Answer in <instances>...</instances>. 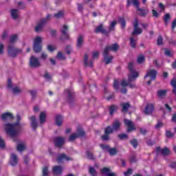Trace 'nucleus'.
Listing matches in <instances>:
<instances>
[{"instance_id":"obj_1","label":"nucleus","mask_w":176,"mask_h":176,"mask_svg":"<svg viewBox=\"0 0 176 176\" xmlns=\"http://www.w3.org/2000/svg\"><path fill=\"white\" fill-rule=\"evenodd\" d=\"M21 120V116L20 115H16V122L15 123H7L4 125V129L7 135L14 138V137H17L20 131V121Z\"/></svg>"},{"instance_id":"obj_20","label":"nucleus","mask_w":176,"mask_h":176,"mask_svg":"<svg viewBox=\"0 0 176 176\" xmlns=\"http://www.w3.org/2000/svg\"><path fill=\"white\" fill-rule=\"evenodd\" d=\"M45 24H46V19H41L35 27V32H39V31H42V29L43 28V25H45Z\"/></svg>"},{"instance_id":"obj_56","label":"nucleus","mask_w":176,"mask_h":176,"mask_svg":"<svg viewBox=\"0 0 176 176\" xmlns=\"http://www.w3.org/2000/svg\"><path fill=\"white\" fill-rule=\"evenodd\" d=\"M135 80H130V78H129V84L128 86L130 87V89H135V83H131V82H135Z\"/></svg>"},{"instance_id":"obj_54","label":"nucleus","mask_w":176,"mask_h":176,"mask_svg":"<svg viewBox=\"0 0 176 176\" xmlns=\"http://www.w3.org/2000/svg\"><path fill=\"white\" fill-rule=\"evenodd\" d=\"M12 92L14 94H19V93H21V89H20V88L18 87H15L12 88Z\"/></svg>"},{"instance_id":"obj_13","label":"nucleus","mask_w":176,"mask_h":176,"mask_svg":"<svg viewBox=\"0 0 176 176\" xmlns=\"http://www.w3.org/2000/svg\"><path fill=\"white\" fill-rule=\"evenodd\" d=\"M124 123L125 126L128 127L127 133H130L133 131V130H135V126L134 125L133 121L131 120L124 119Z\"/></svg>"},{"instance_id":"obj_8","label":"nucleus","mask_w":176,"mask_h":176,"mask_svg":"<svg viewBox=\"0 0 176 176\" xmlns=\"http://www.w3.org/2000/svg\"><path fill=\"white\" fill-rule=\"evenodd\" d=\"M139 21L138 19L135 18L133 23V32H132V35H140V34H142V29L138 28V24H139Z\"/></svg>"},{"instance_id":"obj_60","label":"nucleus","mask_w":176,"mask_h":176,"mask_svg":"<svg viewBox=\"0 0 176 176\" xmlns=\"http://www.w3.org/2000/svg\"><path fill=\"white\" fill-rule=\"evenodd\" d=\"M158 8H160L161 12H164L166 10V6L162 3H159Z\"/></svg>"},{"instance_id":"obj_34","label":"nucleus","mask_w":176,"mask_h":176,"mask_svg":"<svg viewBox=\"0 0 176 176\" xmlns=\"http://www.w3.org/2000/svg\"><path fill=\"white\" fill-rule=\"evenodd\" d=\"M89 173L91 176H98V173H97V170H96V168H94V167L89 166Z\"/></svg>"},{"instance_id":"obj_52","label":"nucleus","mask_w":176,"mask_h":176,"mask_svg":"<svg viewBox=\"0 0 176 176\" xmlns=\"http://www.w3.org/2000/svg\"><path fill=\"white\" fill-rule=\"evenodd\" d=\"M29 93L32 96V100H35L36 98V90H30Z\"/></svg>"},{"instance_id":"obj_53","label":"nucleus","mask_w":176,"mask_h":176,"mask_svg":"<svg viewBox=\"0 0 176 176\" xmlns=\"http://www.w3.org/2000/svg\"><path fill=\"white\" fill-rule=\"evenodd\" d=\"M130 163H137V157L135 155H131L129 157Z\"/></svg>"},{"instance_id":"obj_38","label":"nucleus","mask_w":176,"mask_h":176,"mask_svg":"<svg viewBox=\"0 0 176 176\" xmlns=\"http://www.w3.org/2000/svg\"><path fill=\"white\" fill-rule=\"evenodd\" d=\"M77 135L78 137H85V135L86 133L85 132V130L83 129L78 127L77 128Z\"/></svg>"},{"instance_id":"obj_41","label":"nucleus","mask_w":176,"mask_h":176,"mask_svg":"<svg viewBox=\"0 0 176 176\" xmlns=\"http://www.w3.org/2000/svg\"><path fill=\"white\" fill-rule=\"evenodd\" d=\"M130 144L135 149H136L137 146H138V140L136 138L132 139L130 140Z\"/></svg>"},{"instance_id":"obj_31","label":"nucleus","mask_w":176,"mask_h":176,"mask_svg":"<svg viewBox=\"0 0 176 176\" xmlns=\"http://www.w3.org/2000/svg\"><path fill=\"white\" fill-rule=\"evenodd\" d=\"M138 12H139V16H141V17H145L146 14H148V10H145V8H138Z\"/></svg>"},{"instance_id":"obj_55","label":"nucleus","mask_w":176,"mask_h":176,"mask_svg":"<svg viewBox=\"0 0 176 176\" xmlns=\"http://www.w3.org/2000/svg\"><path fill=\"white\" fill-rule=\"evenodd\" d=\"M121 85L122 86V87H126L127 86H129V76H128V81L126 80H122L121 81Z\"/></svg>"},{"instance_id":"obj_24","label":"nucleus","mask_w":176,"mask_h":176,"mask_svg":"<svg viewBox=\"0 0 176 176\" xmlns=\"http://www.w3.org/2000/svg\"><path fill=\"white\" fill-rule=\"evenodd\" d=\"M84 42H85V40L83 39V36L79 35L77 38V43H76L77 49H80Z\"/></svg>"},{"instance_id":"obj_12","label":"nucleus","mask_w":176,"mask_h":176,"mask_svg":"<svg viewBox=\"0 0 176 176\" xmlns=\"http://www.w3.org/2000/svg\"><path fill=\"white\" fill-rule=\"evenodd\" d=\"M153 111H155V105L152 103H148L146 104L143 112L144 115H152Z\"/></svg>"},{"instance_id":"obj_15","label":"nucleus","mask_w":176,"mask_h":176,"mask_svg":"<svg viewBox=\"0 0 176 176\" xmlns=\"http://www.w3.org/2000/svg\"><path fill=\"white\" fill-rule=\"evenodd\" d=\"M65 142V140L63 137H56L54 138V144L56 148H63Z\"/></svg>"},{"instance_id":"obj_2","label":"nucleus","mask_w":176,"mask_h":176,"mask_svg":"<svg viewBox=\"0 0 176 176\" xmlns=\"http://www.w3.org/2000/svg\"><path fill=\"white\" fill-rule=\"evenodd\" d=\"M120 121L119 120H116L112 124V127L111 126H107L104 129V134L101 136L102 141H109V135L113 134V131H118L120 129Z\"/></svg>"},{"instance_id":"obj_27","label":"nucleus","mask_w":176,"mask_h":176,"mask_svg":"<svg viewBox=\"0 0 176 176\" xmlns=\"http://www.w3.org/2000/svg\"><path fill=\"white\" fill-rule=\"evenodd\" d=\"M120 106L122 107V112H127L129 111V109L131 105H130V103L129 102H123L121 103Z\"/></svg>"},{"instance_id":"obj_29","label":"nucleus","mask_w":176,"mask_h":176,"mask_svg":"<svg viewBox=\"0 0 176 176\" xmlns=\"http://www.w3.org/2000/svg\"><path fill=\"white\" fill-rule=\"evenodd\" d=\"M118 109H119V107L118 106H116V104L111 105L109 108V115H111V116H112V115H113V113H115V112H116V111Z\"/></svg>"},{"instance_id":"obj_11","label":"nucleus","mask_w":176,"mask_h":176,"mask_svg":"<svg viewBox=\"0 0 176 176\" xmlns=\"http://www.w3.org/2000/svg\"><path fill=\"white\" fill-rule=\"evenodd\" d=\"M65 93L67 94V101L69 104H72L75 100V92L72 89L65 90Z\"/></svg>"},{"instance_id":"obj_39","label":"nucleus","mask_w":176,"mask_h":176,"mask_svg":"<svg viewBox=\"0 0 176 176\" xmlns=\"http://www.w3.org/2000/svg\"><path fill=\"white\" fill-rule=\"evenodd\" d=\"M170 19H171V16L170 15L169 13L165 14L164 16V21L165 25H168V21H170Z\"/></svg>"},{"instance_id":"obj_4","label":"nucleus","mask_w":176,"mask_h":176,"mask_svg":"<svg viewBox=\"0 0 176 176\" xmlns=\"http://www.w3.org/2000/svg\"><path fill=\"white\" fill-rule=\"evenodd\" d=\"M8 53L10 57H17V54H21L23 53L22 49H19L14 47V45H9L8 48Z\"/></svg>"},{"instance_id":"obj_43","label":"nucleus","mask_w":176,"mask_h":176,"mask_svg":"<svg viewBox=\"0 0 176 176\" xmlns=\"http://www.w3.org/2000/svg\"><path fill=\"white\" fill-rule=\"evenodd\" d=\"M16 151L19 152H23V151H25V145L23 144H19L16 146Z\"/></svg>"},{"instance_id":"obj_42","label":"nucleus","mask_w":176,"mask_h":176,"mask_svg":"<svg viewBox=\"0 0 176 176\" xmlns=\"http://www.w3.org/2000/svg\"><path fill=\"white\" fill-rule=\"evenodd\" d=\"M54 17H55V19H62V17H64V12L58 11L57 13L54 14Z\"/></svg>"},{"instance_id":"obj_30","label":"nucleus","mask_w":176,"mask_h":176,"mask_svg":"<svg viewBox=\"0 0 176 176\" xmlns=\"http://www.w3.org/2000/svg\"><path fill=\"white\" fill-rule=\"evenodd\" d=\"M105 47H108L109 52V50H111V52H118L119 50V45L118 43H114L110 46H107Z\"/></svg>"},{"instance_id":"obj_37","label":"nucleus","mask_w":176,"mask_h":176,"mask_svg":"<svg viewBox=\"0 0 176 176\" xmlns=\"http://www.w3.org/2000/svg\"><path fill=\"white\" fill-rule=\"evenodd\" d=\"M118 21L121 24L122 30H124V28H126V19H124V17L119 18Z\"/></svg>"},{"instance_id":"obj_14","label":"nucleus","mask_w":176,"mask_h":176,"mask_svg":"<svg viewBox=\"0 0 176 176\" xmlns=\"http://www.w3.org/2000/svg\"><path fill=\"white\" fill-rule=\"evenodd\" d=\"M30 65L31 68H38V67H41V63L35 56H32L30 57Z\"/></svg>"},{"instance_id":"obj_51","label":"nucleus","mask_w":176,"mask_h":176,"mask_svg":"<svg viewBox=\"0 0 176 176\" xmlns=\"http://www.w3.org/2000/svg\"><path fill=\"white\" fill-rule=\"evenodd\" d=\"M165 135L166 138H173V137H174V133H172L170 131H166Z\"/></svg>"},{"instance_id":"obj_49","label":"nucleus","mask_w":176,"mask_h":176,"mask_svg":"<svg viewBox=\"0 0 176 176\" xmlns=\"http://www.w3.org/2000/svg\"><path fill=\"white\" fill-rule=\"evenodd\" d=\"M113 87L117 91L119 90V81L118 80L116 79L114 80Z\"/></svg>"},{"instance_id":"obj_57","label":"nucleus","mask_w":176,"mask_h":176,"mask_svg":"<svg viewBox=\"0 0 176 176\" xmlns=\"http://www.w3.org/2000/svg\"><path fill=\"white\" fill-rule=\"evenodd\" d=\"M57 57L59 60H65V56L61 52H58Z\"/></svg>"},{"instance_id":"obj_22","label":"nucleus","mask_w":176,"mask_h":176,"mask_svg":"<svg viewBox=\"0 0 176 176\" xmlns=\"http://www.w3.org/2000/svg\"><path fill=\"white\" fill-rule=\"evenodd\" d=\"M52 171L54 174H56L57 175H61V174H63V167L60 166H55L53 167Z\"/></svg>"},{"instance_id":"obj_10","label":"nucleus","mask_w":176,"mask_h":176,"mask_svg":"<svg viewBox=\"0 0 176 176\" xmlns=\"http://www.w3.org/2000/svg\"><path fill=\"white\" fill-rule=\"evenodd\" d=\"M94 32L95 34H102L106 36L109 35V32L107 31V30L104 28V25L102 23H100L95 28Z\"/></svg>"},{"instance_id":"obj_5","label":"nucleus","mask_w":176,"mask_h":176,"mask_svg":"<svg viewBox=\"0 0 176 176\" xmlns=\"http://www.w3.org/2000/svg\"><path fill=\"white\" fill-rule=\"evenodd\" d=\"M33 50L34 53H40V52H42V37L37 36L34 38Z\"/></svg>"},{"instance_id":"obj_61","label":"nucleus","mask_w":176,"mask_h":176,"mask_svg":"<svg viewBox=\"0 0 176 176\" xmlns=\"http://www.w3.org/2000/svg\"><path fill=\"white\" fill-rule=\"evenodd\" d=\"M133 4L136 7L137 10L140 9V1L138 0H132Z\"/></svg>"},{"instance_id":"obj_25","label":"nucleus","mask_w":176,"mask_h":176,"mask_svg":"<svg viewBox=\"0 0 176 176\" xmlns=\"http://www.w3.org/2000/svg\"><path fill=\"white\" fill-rule=\"evenodd\" d=\"M87 60H89V56H87V54H85L84 56L85 67H90L91 68H93V60H90L89 63Z\"/></svg>"},{"instance_id":"obj_40","label":"nucleus","mask_w":176,"mask_h":176,"mask_svg":"<svg viewBox=\"0 0 176 176\" xmlns=\"http://www.w3.org/2000/svg\"><path fill=\"white\" fill-rule=\"evenodd\" d=\"M118 22L116 21H113L109 27V32H111V31H115V27H116V24Z\"/></svg>"},{"instance_id":"obj_59","label":"nucleus","mask_w":176,"mask_h":176,"mask_svg":"<svg viewBox=\"0 0 176 176\" xmlns=\"http://www.w3.org/2000/svg\"><path fill=\"white\" fill-rule=\"evenodd\" d=\"M15 41H17V34H14L11 36L10 43H14Z\"/></svg>"},{"instance_id":"obj_62","label":"nucleus","mask_w":176,"mask_h":176,"mask_svg":"<svg viewBox=\"0 0 176 176\" xmlns=\"http://www.w3.org/2000/svg\"><path fill=\"white\" fill-rule=\"evenodd\" d=\"M165 55L168 57H173V54L169 50L165 49Z\"/></svg>"},{"instance_id":"obj_33","label":"nucleus","mask_w":176,"mask_h":176,"mask_svg":"<svg viewBox=\"0 0 176 176\" xmlns=\"http://www.w3.org/2000/svg\"><path fill=\"white\" fill-rule=\"evenodd\" d=\"M55 120L56 126H61V124H63V116L60 115L56 116Z\"/></svg>"},{"instance_id":"obj_35","label":"nucleus","mask_w":176,"mask_h":176,"mask_svg":"<svg viewBox=\"0 0 176 176\" xmlns=\"http://www.w3.org/2000/svg\"><path fill=\"white\" fill-rule=\"evenodd\" d=\"M11 17H12L14 20H16V19L19 17V10H11Z\"/></svg>"},{"instance_id":"obj_23","label":"nucleus","mask_w":176,"mask_h":176,"mask_svg":"<svg viewBox=\"0 0 176 176\" xmlns=\"http://www.w3.org/2000/svg\"><path fill=\"white\" fill-rule=\"evenodd\" d=\"M13 114L11 113L7 112L1 115L2 120H12L13 119Z\"/></svg>"},{"instance_id":"obj_63","label":"nucleus","mask_w":176,"mask_h":176,"mask_svg":"<svg viewBox=\"0 0 176 176\" xmlns=\"http://www.w3.org/2000/svg\"><path fill=\"white\" fill-rule=\"evenodd\" d=\"M164 124L162 121H158L157 124L155 125V129H160V127H163Z\"/></svg>"},{"instance_id":"obj_64","label":"nucleus","mask_w":176,"mask_h":176,"mask_svg":"<svg viewBox=\"0 0 176 176\" xmlns=\"http://www.w3.org/2000/svg\"><path fill=\"white\" fill-rule=\"evenodd\" d=\"M170 85H171L172 87H176V79H173L170 81Z\"/></svg>"},{"instance_id":"obj_46","label":"nucleus","mask_w":176,"mask_h":176,"mask_svg":"<svg viewBox=\"0 0 176 176\" xmlns=\"http://www.w3.org/2000/svg\"><path fill=\"white\" fill-rule=\"evenodd\" d=\"M145 61V56L144 55H140L138 57V64H142Z\"/></svg>"},{"instance_id":"obj_36","label":"nucleus","mask_w":176,"mask_h":176,"mask_svg":"<svg viewBox=\"0 0 176 176\" xmlns=\"http://www.w3.org/2000/svg\"><path fill=\"white\" fill-rule=\"evenodd\" d=\"M130 46L132 49H135V47H137V40L133 36L130 38Z\"/></svg>"},{"instance_id":"obj_32","label":"nucleus","mask_w":176,"mask_h":176,"mask_svg":"<svg viewBox=\"0 0 176 176\" xmlns=\"http://www.w3.org/2000/svg\"><path fill=\"white\" fill-rule=\"evenodd\" d=\"M86 155L87 159H89V160H96V157H94V155L93 154V152L87 150L86 151Z\"/></svg>"},{"instance_id":"obj_16","label":"nucleus","mask_w":176,"mask_h":176,"mask_svg":"<svg viewBox=\"0 0 176 176\" xmlns=\"http://www.w3.org/2000/svg\"><path fill=\"white\" fill-rule=\"evenodd\" d=\"M156 75H157V72H156V70H148L146 74L144 76V79H146V78H151V80H155Z\"/></svg>"},{"instance_id":"obj_6","label":"nucleus","mask_w":176,"mask_h":176,"mask_svg":"<svg viewBox=\"0 0 176 176\" xmlns=\"http://www.w3.org/2000/svg\"><path fill=\"white\" fill-rule=\"evenodd\" d=\"M100 146L102 151L107 152L110 156H116L118 155V149L116 148H111L108 144H100Z\"/></svg>"},{"instance_id":"obj_28","label":"nucleus","mask_w":176,"mask_h":176,"mask_svg":"<svg viewBox=\"0 0 176 176\" xmlns=\"http://www.w3.org/2000/svg\"><path fill=\"white\" fill-rule=\"evenodd\" d=\"M40 124H43L46 122V112L42 111L39 116Z\"/></svg>"},{"instance_id":"obj_3","label":"nucleus","mask_w":176,"mask_h":176,"mask_svg":"<svg viewBox=\"0 0 176 176\" xmlns=\"http://www.w3.org/2000/svg\"><path fill=\"white\" fill-rule=\"evenodd\" d=\"M128 69L129 71V74H128L129 80H137V78L140 76V74L134 69V63L130 62L129 63Z\"/></svg>"},{"instance_id":"obj_17","label":"nucleus","mask_w":176,"mask_h":176,"mask_svg":"<svg viewBox=\"0 0 176 176\" xmlns=\"http://www.w3.org/2000/svg\"><path fill=\"white\" fill-rule=\"evenodd\" d=\"M29 120L30 121V125L32 129L34 131H36V129H38V122L36 121V117H35V116L29 117Z\"/></svg>"},{"instance_id":"obj_48","label":"nucleus","mask_w":176,"mask_h":176,"mask_svg":"<svg viewBox=\"0 0 176 176\" xmlns=\"http://www.w3.org/2000/svg\"><path fill=\"white\" fill-rule=\"evenodd\" d=\"M167 94V91L166 90H159L157 91V96L159 97H164V96H166Z\"/></svg>"},{"instance_id":"obj_26","label":"nucleus","mask_w":176,"mask_h":176,"mask_svg":"<svg viewBox=\"0 0 176 176\" xmlns=\"http://www.w3.org/2000/svg\"><path fill=\"white\" fill-rule=\"evenodd\" d=\"M11 157L12 159V161L10 162L11 166H16L17 163H19L17 155H16L14 153H11Z\"/></svg>"},{"instance_id":"obj_9","label":"nucleus","mask_w":176,"mask_h":176,"mask_svg":"<svg viewBox=\"0 0 176 176\" xmlns=\"http://www.w3.org/2000/svg\"><path fill=\"white\" fill-rule=\"evenodd\" d=\"M62 36L60 37V41H65L69 39V34H68V26L67 25H63V29L60 30Z\"/></svg>"},{"instance_id":"obj_19","label":"nucleus","mask_w":176,"mask_h":176,"mask_svg":"<svg viewBox=\"0 0 176 176\" xmlns=\"http://www.w3.org/2000/svg\"><path fill=\"white\" fill-rule=\"evenodd\" d=\"M101 174H106L104 176H116V173H111V168L107 167H104L103 168L100 169Z\"/></svg>"},{"instance_id":"obj_18","label":"nucleus","mask_w":176,"mask_h":176,"mask_svg":"<svg viewBox=\"0 0 176 176\" xmlns=\"http://www.w3.org/2000/svg\"><path fill=\"white\" fill-rule=\"evenodd\" d=\"M156 151H157V153H160L162 156H167L168 155H170V150L167 147H165L164 148H162L160 147H157Z\"/></svg>"},{"instance_id":"obj_45","label":"nucleus","mask_w":176,"mask_h":176,"mask_svg":"<svg viewBox=\"0 0 176 176\" xmlns=\"http://www.w3.org/2000/svg\"><path fill=\"white\" fill-rule=\"evenodd\" d=\"M118 138H120V140H128L129 139V136L127 135V134L125 133H121L119 134L118 135Z\"/></svg>"},{"instance_id":"obj_21","label":"nucleus","mask_w":176,"mask_h":176,"mask_svg":"<svg viewBox=\"0 0 176 176\" xmlns=\"http://www.w3.org/2000/svg\"><path fill=\"white\" fill-rule=\"evenodd\" d=\"M67 160V162H69L72 160V158L67 156L65 154L63 153L59 155V157L57 158L58 163H61L63 160Z\"/></svg>"},{"instance_id":"obj_7","label":"nucleus","mask_w":176,"mask_h":176,"mask_svg":"<svg viewBox=\"0 0 176 176\" xmlns=\"http://www.w3.org/2000/svg\"><path fill=\"white\" fill-rule=\"evenodd\" d=\"M108 53H109V49L108 47H105L103 52V57L107 65H108V64H111V63H112V60H113V56H109Z\"/></svg>"},{"instance_id":"obj_50","label":"nucleus","mask_w":176,"mask_h":176,"mask_svg":"<svg viewBox=\"0 0 176 176\" xmlns=\"http://www.w3.org/2000/svg\"><path fill=\"white\" fill-rule=\"evenodd\" d=\"M157 45H158V46H162L163 45V37L160 35L157 38Z\"/></svg>"},{"instance_id":"obj_47","label":"nucleus","mask_w":176,"mask_h":176,"mask_svg":"<svg viewBox=\"0 0 176 176\" xmlns=\"http://www.w3.org/2000/svg\"><path fill=\"white\" fill-rule=\"evenodd\" d=\"M78 134L77 133H72L69 138V141L72 142V141H75L76 138H78Z\"/></svg>"},{"instance_id":"obj_44","label":"nucleus","mask_w":176,"mask_h":176,"mask_svg":"<svg viewBox=\"0 0 176 176\" xmlns=\"http://www.w3.org/2000/svg\"><path fill=\"white\" fill-rule=\"evenodd\" d=\"M43 176L49 175V168L47 166H44L42 170Z\"/></svg>"},{"instance_id":"obj_58","label":"nucleus","mask_w":176,"mask_h":176,"mask_svg":"<svg viewBox=\"0 0 176 176\" xmlns=\"http://www.w3.org/2000/svg\"><path fill=\"white\" fill-rule=\"evenodd\" d=\"M133 174V169L131 168H128L126 172L124 173V176H130Z\"/></svg>"}]
</instances>
